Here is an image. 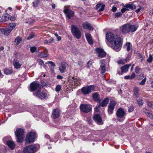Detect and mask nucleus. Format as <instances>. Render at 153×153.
Instances as JSON below:
<instances>
[{"label":"nucleus","instance_id":"2","mask_svg":"<svg viewBox=\"0 0 153 153\" xmlns=\"http://www.w3.org/2000/svg\"><path fill=\"white\" fill-rule=\"evenodd\" d=\"M137 29V28L134 25H131L128 23L125 24L120 27V30L121 32L125 34L130 32H134Z\"/></svg>","mask_w":153,"mask_h":153},{"label":"nucleus","instance_id":"28","mask_svg":"<svg viewBox=\"0 0 153 153\" xmlns=\"http://www.w3.org/2000/svg\"><path fill=\"white\" fill-rule=\"evenodd\" d=\"M38 55L40 58H45L48 57V54L47 51H45L43 52H39Z\"/></svg>","mask_w":153,"mask_h":153},{"label":"nucleus","instance_id":"19","mask_svg":"<svg viewBox=\"0 0 153 153\" xmlns=\"http://www.w3.org/2000/svg\"><path fill=\"white\" fill-rule=\"evenodd\" d=\"M52 116L54 119L58 117L60 115L59 110L58 109H53L52 111Z\"/></svg>","mask_w":153,"mask_h":153},{"label":"nucleus","instance_id":"42","mask_svg":"<svg viewBox=\"0 0 153 153\" xmlns=\"http://www.w3.org/2000/svg\"><path fill=\"white\" fill-rule=\"evenodd\" d=\"M138 104L139 106H142L143 104V100L141 99H140L137 100Z\"/></svg>","mask_w":153,"mask_h":153},{"label":"nucleus","instance_id":"23","mask_svg":"<svg viewBox=\"0 0 153 153\" xmlns=\"http://www.w3.org/2000/svg\"><path fill=\"white\" fill-rule=\"evenodd\" d=\"M85 35L88 42L90 44H93V42L91 34L88 33H85Z\"/></svg>","mask_w":153,"mask_h":153},{"label":"nucleus","instance_id":"5","mask_svg":"<svg viewBox=\"0 0 153 153\" xmlns=\"http://www.w3.org/2000/svg\"><path fill=\"white\" fill-rule=\"evenodd\" d=\"M71 31L73 35L77 39H79L81 36V33L78 27L76 26L72 25Z\"/></svg>","mask_w":153,"mask_h":153},{"label":"nucleus","instance_id":"46","mask_svg":"<svg viewBox=\"0 0 153 153\" xmlns=\"http://www.w3.org/2000/svg\"><path fill=\"white\" fill-rule=\"evenodd\" d=\"M146 114L148 117H149L151 119L153 118V115L151 114L149 112H146Z\"/></svg>","mask_w":153,"mask_h":153},{"label":"nucleus","instance_id":"6","mask_svg":"<svg viewBox=\"0 0 153 153\" xmlns=\"http://www.w3.org/2000/svg\"><path fill=\"white\" fill-rule=\"evenodd\" d=\"M37 151L36 146L31 145L25 147L23 150V153H34Z\"/></svg>","mask_w":153,"mask_h":153},{"label":"nucleus","instance_id":"15","mask_svg":"<svg viewBox=\"0 0 153 153\" xmlns=\"http://www.w3.org/2000/svg\"><path fill=\"white\" fill-rule=\"evenodd\" d=\"M106 62L104 60H102L100 61V68L102 74L105 73Z\"/></svg>","mask_w":153,"mask_h":153},{"label":"nucleus","instance_id":"21","mask_svg":"<svg viewBox=\"0 0 153 153\" xmlns=\"http://www.w3.org/2000/svg\"><path fill=\"white\" fill-rule=\"evenodd\" d=\"M67 66V64L65 62H62L61 64V65L59 67V71L62 73H64L66 67Z\"/></svg>","mask_w":153,"mask_h":153},{"label":"nucleus","instance_id":"3","mask_svg":"<svg viewBox=\"0 0 153 153\" xmlns=\"http://www.w3.org/2000/svg\"><path fill=\"white\" fill-rule=\"evenodd\" d=\"M15 134L18 142H21L23 141L25 136L23 129L20 128L17 129L15 132Z\"/></svg>","mask_w":153,"mask_h":153},{"label":"nucleus","instance_id":"22","mask_svg":"<svg viewBox=\"0 0 153 153\" xmlns=\"http://www.w3.org/2000/svg\"><path fill=\"white\" fill-rule=\"evenodd\" d=\"M1 32L5 35H8L11 32V30L9 28H1L0 29Z\"/></svg>","mask_w":153,"mask_h":153},{"label":"nucleus","instance_id":"1","mask_svg":"<svg viewBox=\"0 0 153 153\" xmlns=\"http://www.w3.org/2000/svg\"><path fill=\"white\" fill-rule=\"evenodd\" d=\"M106 38L107 41L111 43L110 46L113 49L118 51L121 46V39L119 36L111 32H108L106 34Z\"/></svg>","mask_w":153,"mask_h":153},{"label":"nucleus","instance_id":"43","mask_svg":"<svg viewBox=\"0 0 153 153\" xmlns=\"http://www.w3.org/2000/svg\"><path fill=\"white\" fill-rule=\"evenodd\" d=\"M153 60V57L151 55H149V58L147 59V61L149 62H151Z\"/></svg>","mask_w":153,"mask_h":153},{"label":"nucleus","instance_id":"9","mask_svg":"<svg viewBox=\"0 0 153 153\" xmlns=\"http://www.w3.org/2000/svg\"><path fill=\"white\" fill-rule=\"evenodd\" d=\"M125 114V112L124 110L121 108H119L116 113L118 120L119 121H123L124 120L123 118Z\"/></svg>","mask_w":153,"mask_h":153},{"label":"nucleus","instance_id":"38","mask_svg":"<svg viewBox=\"0 0 153 153\" xmlns=\"http://www.w3.org/2000/svg\"><path fill=\"white\" fill-rule=\"evenodd\" d=\"M40 1V0H36V1L33 2V6L34 7H36L39 2Z\"/></svg>","mask_w":153,"mask_h":153},{"label":"nucleus","instance_id":"29","mask_svg":"<svg viewBox=\"0 0 153 153\" xmlns=\"http://www.w3.org/2000/svg\"><path fill=\"white\" fill-rule=\"evenodd\" d=\"M72 80L74 82V84L75 86H77L80 84V80L75 77H72Z\"/></svg>","mask_w":153,"mask_h":153},{"label":"nucleus","instance_id":"17","mask_svg":"<svg viewBox=\"0 0 153 153\" xmlns=\"http://www.w3.org/2000/svg\"><path fill=\"white\" fill-rule=\"evenodd\" d=\"M39 85L37 82H32L30 85V89L31 91H33L38 88Z\"/></svg>","mask_w":153,"mask_h":153},{"label":"nucleus","instance_id":"27","mask_svg":"<svg viewBox=\"0 0 153 153\" xmlns=\"http://www.w3.org/2000/svg\"><path fill=\"white\" fill-rule=\"evenodd\" d=\"M124 7H126L128 9H129L131 10H134L136 8V6L133 4H126L124 6Z\"/></svg>","mask_w":153,"mask_h":153},{"label":"nucleus","instance_id":"33","mask_svg":"<svg viewBox=\"0 0 153 153\" xmlns=\"http://www.w3.org/2000/svg\"><path fill=\"white\" fill-rule=\"evenodd\" d=\"M16 26V24L15 23H11L8 25L9 29L11 31L14 29Z\"/></svg>","mask_w":153,"mask_h":153},{"label":"nucleus","instance_id":"56","mask_svg":"<svg viewBox=\"0 0 153 153\" xmlns=\"http://www.w3.org/2000/svg\"><path fill=\"white\" fill-rule=\"evenodd\" d=\"M124 79H131L133 78V77H124Z\"/></svg>","mask_w":153,"mask_h":153},{"label":"nucleus","instance_id":"18","mask_svg":"<svg viewBox=\"0 0 153 153\" xmlns=\"http://www.w3.org/2000/svg\"><path fill=\"white\" fill-rule=\"evenodd\" d=\"M131 65V64H129L128 65H126L123 66L121 67L120 68L121 70V71L122 72L120 74L119 72L118 73L120 75H122L123 73L126 72L128 71L129 67Z\"/></svg>","mask_w":153,"mask_h":153},{"label":"nucleus","instance_id":"34","mask_svg":"<svg viewBox=\"0 0 153 153\" xmlns=\"http://www.w3.org/2000/svg\"><path fill=\"white\" fill-rule=\"evenodd\" d=\"M139 89L137 87H135L134 89V95L137 97H139Z\"/></svg>","mask_w":153,"mask_h":153},{"label":"nucleus","instance_id":"37","mask_svg":"<svg viewBox=\"0 0 153 153\" xmlns=\"http://www.w3.org/2000/svg\"><path fill=\"white\" fill-rule=\"evenodd\" d=\"M61 88L62 87L61 85H58L56 86L55 90L56 92L58 93L61 90Z\"/></svg>","mask_w":153,"mask_h":153},{"label":"nucleus","instance_id":"51","mask_svg":"<svg viewBox=\"0 0 153 153\" xmlns=\"http://www.w3.org/2000/svg\"><path fill=\"white\" fill-rule=\"evenodd\" d=\"M129 10V9H128V8H127L126 7H124V8H122L121 10V12H122V13H124V12L126 11V10Z\"/></svg>","mask_w":153,"mask_h":153},{"label":"nucleus","instance_id":"24","mask_svg":"<svg viewBox=\"0 0 153 153\" xmlns=\"http://www.w3.org/2000/svg\"><path fill=\"white\" fill-rule=\"evenodd\" d=\"M7 144L9 147L12 150H13L15 146L14 143L11 140L8 141L7 142Z\"/></svg>","mask_w":153,"mask_h":153},{"label":"nucleus","instance_id":"44","mask_svg":"<svg viewBox=\"0 0 153 153\" xmlns=\"http://www.w3.org/2000/svg\"><path fill=\"white\" fill-rule=\"evenodd\" d=\"M34 36V34L33 33H32L30 34L29 36L27 38V39L28 40H30L33 38Z\"/></svg>","mask_w":153,"mask_h":153},{"label":"nucleus","instance_id":"54","mask_svg":"<svg viewBox=\"0 0 153 153\" xmlns=\"http://www.w3.org/2000/svg\"><path fill=\"white\" fill-rule=\"evenodd\" d=\"M54 39L53 38H51L49 40V42L50 43H52L53 42Z\"/></svg>","mask_w":153,"mask_h":153},{"label":"nucleus","instance_id":"31","mask_svg":"<svg viewBox=\"0 0 153 153\" xmlns=\"http://www.w3.org/2000/svg\"><path fill=\"white\" fill-rule=\"evenodd\" d=\"M10 17V15L8 14H5L3 17L0 21V22H4L9 20Z\"/></svg>","mask_w":153,"mask_h":153},{"label":"nucleus","instance_id":"57","mask_svg":"<svg viewBox=\"0 0 153 153\" xmlns=\"http://www.w3.org/2000/svg\"><path fill=\"white\" fill-rule=\"evenodd\" d=\"M15 19V18L14 17H11L10 20L12 21H13Z\"/></svg>","mask_w":153,"mask_h":153},{"label":"nucleus","instance_id":"16","mask_svg":"<svg viewBox=\"0 0 153 153\" xmlns=\"http://www.w3.org/2000/svg\"><path fill=\"white\" fill-rule=\"evenodd\" d=\"M96 50L98 54V56L99 57L102 58L105 56L106 53L103 49L100 48H97Z\"/></svg>","mask_w":153,"mask_h":153},{"label":"nucleus","instance_id":"32","mask_svg":"<svg viewBox=\"0 0 153 153\" xmlns=\"http://www.w3.org/2000/svg\"><path fill=\"white\" fill-rule=\"evenodd\" d=\"M127 61L128 60L127 58L125 59H122L118 60L117 62L119 64L123 65L126 63Z\"/></svg>","mask_w":153,"mask_h":153},{"label":"nucleus","instance_id":"11","mask_svg":"<svg viewBox=\"0 0 153 153\" xmlns=\"http://www.w3.org/2000/svg\"><path fill=\"white\" fill-rule=\"evenodd\" d=\"M93 119L98 124L101 125L103 124V122L100 116L98 114H94Z\"/></svg>","mask_w":153,"mask_h":153},{"label":"nucleus","instance_id":"8","mask_svg":"<svg viewBox=\"0 0 153 153\" xmlns=\"http://www.w3.org/2000/svg\"><path fill=\"white\" fill-rule=\"evenodd\" d=\"M94 86L90 85L82 88L81 89V91L84 94L86 95L90 94L92 91H94Z\"/></svg>","mask_w":153,"mask_h":153},{"label":"nucleus","instance_id":"49","mask_svg":"<svg viewBox=\"0 0 153 153\" xmlns=\"http://www.w3.org/2000/svg\"><path fill=\"white\" fill-rule=\"evenodd\" d=\"M146 78L143 79L141 81L139 82V84L141 85H143L145 84V83L146 81Z\"/></svg>","mask_w":153,"mask_h":153},{"label":"nucleus","instance_id":"64","mask_svg":"<svg viewBox=\"0 0 153 153\" xmlns=\"http://www.w3.org/2000/svg\"><path fill=\"white\" fill-rule=\"evenodd\" d=\"M151 86L153 88V81H152L151 83Z\"/></svg>","mask_w":153,"mask_h":153},{"label":"nucleus","instance_id":"47","mask_svg":"<svg viewBox=\"0 0 153 153\" xmlns=\"http://www.w3.org/2000/svg\"><path fill=\"white\" fill-rule=\"evenodd\" d=\"M122 15V14L120 12H118L115 14V18L119 17L121 16Z\"/></svg>","mask_w":153,"mask_h":153},{"label":"nucleus","instance_id":"25","mask_svg":"<svg viewBox=\"0 0 153 153\" xmlns=\"http://www.w3.org/2000/svg\"><path fill=\"white\" fill-rule=\"evenodd\" d=\"M105 6L104 4H98L96 5L95 9L96 10H97L98 8L100 7L101 8L99 9L98 11L101 12L104 10Z\"/></svg>","mask_w":153,"mask_h":153},{"label":"nucleus","instance_id":"40","mask_svg":"<svg viewBox=\"0 0 153 153\" xmlns=\"http://www.w3.org/2000/svg\"><path fill=\"white\" fill-rule=\"evenodd\" d=\"M36 48L35 47H31L30 48V51L32 53H34L35 52H38V51H36Z\"/></svg>","mask_w":153,"mask_h":153},{"label":"nucleus","instance_id":"48","mask_svg":"<svg viewBox=\"0 0 153 153\" xmlns=\"http://www.w3.org/2000/svg\"><path fill=\"white\" fill-rule=\"evenodd\" d=\"M143 9L144 8L143 7L140 6L139 7V8L136 10L135 11L137 13H139L141 10H143Z\"/></svg>","mask_w":153,"mask_h":153},{"label":"nucleus","instance_id":"59","mask_svg":"<svg viewBox=\"0 0 153 153\" xmlns=\"http://www.w3.org/2000/svg\"><path fill=\"white\" fill-rule=\"evenodd\" d=\"M78 64L80 65H82V62L79 61L78 62Z\"/></svg>","mask_w":153,"mask_h":153},{"label":"nucleus","instance_id":"55","mask_svg":"<svg viewBox=\"0 0 153 153\" xmlns=\"http://www.w3.org/2000/svg\"><path fill=\"white\" fill-rule=\"evenodd\" d=\"M148 105L149 107H153V104L151 102H148Z\"/></svg>","mask_w":153,"mask_h":153},{"label":"nucleus","instance_id":"26","mask_svg":"<svg viewBox=\"0 0 153 153\" xmlns=\"http://www.w3.org/2000/svg\"><path fill=\"white\" fill-rule=\"evenodd\" d=\"M92 97L94 101L98 102H100V96L97 93H95L93 94L92 95Z\"/></svg>","mask_w":153,"mask_h":153},{"label":"nucleus","instance_id":"39","mask_svg":"<svg viewBox=\"0 0 153 153\" xmlns=\"http://www.w3.org/2000/svg\"><path fill=\"white\" fill-rule=\"evenodd\" d=\"M130 42L127 43L125 45V47H126L127 50L128 51H129L130 50Z\"/></svg>","mask_w":153,"mask_h":153},{"label":"nucleus","instance_id":"12","mask_svg":"<svg viewBox=\"0 0 153 153\" xmlns=\"http://www.w3.org/2000/svg\"><path fill=\"white\" fill-rule=\"evenodd\" d=\"M64 11L66 14L67 17L69 19H71L74 16V12L69 9H65Z\"/></svg>","mask_w":153,"mask_h":153},{"label":"nucleus","instance_id":"62","mask_svg":"<svg viewBox=\"0 0 153 153\" xmlns=\"http://www.w3.org/2000/svg\"><path fill=\"white\" fill-rule=\"evenodd\" d=\"M45 137L47 138H49L50 137V136L48 135H45Z\"/></svg>","mask_w":153,"mask_h":153},{"label":"nucleus","instance_id":"7","mask_svg":"<svg viewBox=\"0 0 153 153\" xmlns=\"http://www.w3.org/2000/svg\"><path fill=\"white\" fill-rule=\"evenodd\" d=\"M79 108L82 111L85 113L90 112L92 108L91 105L89 104H81Z\"/></svg>","mask_w":153,"mask_h":153},{"label":"nucleus","instance_id":"52","mask_svg":"<svg viewBox=\"0 0 153 153\" xmlns=\"http://www.w3.org/2000/svg\"><path fill=\"white\" fill-rule=\"evenodd\" d=\"M140 68L138 67H136L135 69V72L137 73H138L139 72Z\"/></svg>","mask_w":153,"mask_h":153},{"label":"nucleus","instance_id":"45","mask_svg":"<svg viewBox=\"0 0 153 153\" xmlns=\"http://www.w3.org/2000/svg\"><path fill=\"white\" fill-rule=\"evenodd\" d=\"M37 62H38L39 65H45L43 61L41 59H38L37 60Z\"/></svg>","mask_w":153,"mask_h":153},{"label":"nucleus","instance_id":"63","mask_svg":"<svg viewBox=\"0 0 153 153\" xmlns=\"http://www.w3.org/2000/svg\"><path fill=\"white\" fill-rule=\"evenodd\" d=\"M4 49V47H0V51L1 50H3Z\"/></svg>","mask_w":153,"mask_h":153},{"label":"nucleus","instance_id":"41","mask_svg":"<svg viewBox=\"0 0 153 153\" xmlns=\"http://www.w3.org/2000/svg\"><path fill=\"white\" fill-rule=\"evenodd\" d=\"M50 64L53 67H54L55 66V64L53 62H52L51 61H49L48 62H47L45 63V64Z\"/></svg>","mask_w":153,"mask_h":153},{"label":"nucleus","instance_id":"4","mask_svg":"<svg viewBox=\"0 0 153 153\" xmlns=\"http://www.w3.org/2000/svg\"><path fill=\"white\" fill-rule=\"evenodd\" d=\"M36 138V134L34 132H29L26 136L25 143L26 144H29L33 142Z\"/></svg>","mask_w":153,"mask_h":153},{"label":"nucleus","instance_id":"61","mask_svg":"<svg viewBox=\"0 0 153 153\" xmlns=\"http://www.w3.org/2000/svg\"><path fill=\"white\" fill-rule=\"evenodd\" d=\"M134 64L132 65V66H131V71H132V70H133V67H134Z\"/></svg>","mask_w":153,"mask_h":153},{"label":"nucleus","instance_id":"35","mask_svg":"<svg viewBox=\"0 0 153 153\" xmlns=\"http://www.w3.org/2000/svg\"><path fill=\"white\" fill-rule=\"evenodd\" d=\"M4 72L7 75L11 74L12 72V69L11 68H6L4 70Z\"/></svg>","mask_w":153,"mask_h":153},{"label":"nucleus","instance_id":"20","mask_svg":"<svg viewBox=\"0 0 153 153\" xmlns=\"http://www.w3.org/2000/svg\"><path fill=\"white\" fill-rule=\"evenodd\" d=\"M82 26L83 28L87 29L90 30H94L93 27L88 22H85L83 23Z\"/></svg>","mask_w":153,"mask_h":153},{"label":"nucleus","instance_id":"60","mask_svg":"<svg viewBox=\"0 0 153 153\" xmlns=\"http://www.w3.org/2000/svg\"><path fill=\"white\" fill-rule=\"evenodd\" d=\"M44 43L46 44H47L48 43V41L47 40H45L44 41Z\"/></svg>","mask_w":153,"mask_h":153},{"label":"nucleus","instance_id":"53","mask_svg":"<svg viewBox=\"0 0 153 153\" xmlns=\"http://www.w3.org/2000/svg\"><path fill=\"white\" fill-rule=\"evenodd\" d=\"M117 10V8L116 7H113L111 9V10L113 12H115Z\"/></svg>","mask_w":153,"mask_h":153},{"label":"nucleus","instance_id":"13","mask_svg":"<svg viewBox=\"0 0 153 153\" xmlns=\"http://www.w3.org/2000/svg\"><path fill=\"white\" fill-rule=\"evenodd\" d=\"M34 95L37 97H38L41 99L45 98L47 94L43 92H42L40 90L37 91Z\"/></svg>","mask_w":153,"mask_h":153},{"label":"nucleus","instance_id":"30","mask_svg":"<svg viewBox=\"0 0 153 153\" xmlns=\"http://www.w3.org/2000/svg\"><path fill=\"white\" fill-rule=\"evenodd\" d=\"M13 65L14 68L16 69L19 68L21 67V65L19 63V61L17 60L14 61Z\"/></svg>","mask_w":153,"mask_h":153},{"label":"nucleus","instance_id":"14","mask_svg":"<svg viewBox=\"0 0 153 153\" xmlns=\"http://www.w3.org/2000/svg\"><path fill=\"white\" fill-rule=\"evenodd\" d=\"M109 100V98L107 97L102 102H101L99 105L97 106L95 108V111H97V109L100 108V106L102 107H104L106 106L108 103V102Z\"/></svg>","mask_w":153,"mask_h":153},{"label":"nucleus","instance_id":"36","mask_svg":"<svg viewBox=\"0 0 153 153\" xmlns=\"http://www.w3.org/2000/svg\"><path fill=\"white\" fill-rule=\"evenodd\" d=\"M22 41V38L18 36L15 39V45H18Z\"/></svg>","mask_w":153,"mask_h":153},{"label":"nucleus","instance_id":"58","mask_svg":"<svg viewBox=\"0 0 153 153\" xmlns=\"http://www.w3.org/2000/svg\"><path fill=\"white\" fill-rule=\"evenodd\" d=\"M57 39L58 41H60L61 39V37L58 36L57 37Z\"/></svg>","mask_w":153,"mask_h":153},{"label":"nucleus","instance_id":"10","mask_svg":"<svg viewBox=\"0 0 153 153\" xmlns=\"http://www.w3.org/2000/svg\"><path fill=\"white\" fill-rule=\"evenodd\" d=\"M116 104V102L114 100L111 101L110 102L108 108V111L109 114H112L115 106Z\"/></svg>","mask_w":153,"mask_h":153},{"label":"nucleus","instance_id":"50","mask_svg":"<svg viewBox=\"0 0 153 153\" xmlns=\"http://www.w3.org/2000/svg\"><path fill=\"white\" fill-rule=\"evenodd\" d=\"M134 110V107L133 105H131L128 108V111L129 112H132Z\"/></svg>","mask_w":153,"mask_h":153}]
</instances>
